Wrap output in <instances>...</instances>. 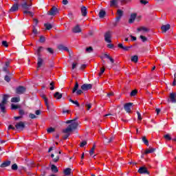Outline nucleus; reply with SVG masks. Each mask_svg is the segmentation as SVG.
Wrapping results in <instances>:
<instances>
[{"instance_id":"nucleus-1","label":"nucleus","mask_w":176,"mask_h":176,"mask_svg":"<svg viewBox=\"0 0 176 176\" xmlns=\"http://www.w3.org/2000/svg\"><path fill=\"white\" fill-rule=\"evenodd\" d=\"M76 120V119L66 121V124L69 125L66 129L63 130V133L65 134L63 135V140H67L71 135V133L78 129V124Z\"/></svg>"},{"instance_id":"nucleus-2","label":"nucleus","mask_w":176,"mask_h":176,"mask_svg":"<svg viewBox=\"0 0 176 176\" xmlns=\"http://www.w3.org/2000/svg\"><path fill=\"white\" fill-rule=\"evenodd\" d=\"M21 6L22 8H23V14H25L26 16H30V17H32L34 16V14L30 11V8L32 6V0H22V2L21 3Z\"/></svg>"},{"instance_id":"nucleus-3","label":"nucleus","mask_w":176,"mask_h":176,"mask_svg":"<svg viewBox=\"0 0 176 176\" xmlns=\"http://www.w3.org/2000/svg\"><path fill=\"white\" fill-rule=\"evenodd\" d=\"M8 98H9L8 95H3V100L0 103V109L1 112H3V113H5L6 112V108L5 107V105L8 104Z\"/></svg>"},{"instance_id":"nucleus-4","label":"nucleus","mask_w":176,"mask_h":176,"mask_svg":"<svg viewBox=\"0 0 176 176\" xmlns=\"http://www.w3.org/2000/svg\"><path fill=\"white\" fill-rule=\"evenodd\" d=\"M111 38H112V32H107L104 34V41L105 42H107V43H111V42H112V40H111Z\"/></svg>"},{"instance_id":"nucleus-5","label":"nucleus","mask_w":176,"mask_h":176,"mask_svg":"<svg viewBox=\"0 0 176 176\" xmlns=\"http://www.w3.org/2000/svg\"><path fill=\"white\" fill-rule=\"evenodd\" d=\"M57 14H58V9L54 6L48 12V14H50V16H56Z\"/></svg>"},{"instance_id":"nucleus-6","label":"nucleus","mask_w":176,"mask_h":176,"mask_svg":"<svg viewBox=\"0 0 176 176\" xmlns=\"http://www.w3.org/2000/svg\"><path fill=\"white\" fill-rule=\"evenodd\" d=\"M25 90H27L25 87L19 86L16 89V94H24V93H25Z\"/></svg>"},{"instance_id":"nucleus-7","label":"nucleus","mask_w":176,"mask_h":176,"mask_svg":"<svg viewBox=\"0 0 176 176\" xmlns=\"http://www.w3.org/2000/svg\"><path fill=\"white\" fill-rule=\"evenodd\" d=\"M131 107H133V103L131 102L126 103L124 105V109H125L126 112H127L128 113H130V112H131Z\"/></svg>"},{"instance_id":"nucleus-8","label":"nucleus","mask_w":176,"mask_h":176,"mask_svg":"<svg viewBox=\"0 0 176 176\" xmlns=\"http://www.w3.org/2000/svg\"><path fill=\"white\" fill-rule=\"evenodd\" d=\"M138 173H139V174H148V175H149V171H148V168H146V167H145V166H141L138 169Z\"/></svg>"},{"instance_id":"nucleus-9","label":"nucleus","mask_w":176,"mask_h":176,"mask_svg":"<svg viewBox=\"0 0 176 176\" xmlns=\"http://www.w3.org/2000/svg\"><path fill=\"white\" fill-rule=\"evenodd\" d=\"M15 127L17 130H23L25 127V124L23 122H19L16 124Z\"/></svg>"},{"instance_id":"nucleus-10","label":"nucleus","mask_w":176,"mask_h":176,"mask_svg":"<svg viewBox=\"0 0 176 176\" xmlns=\"http://www.w3.org/2000/svg\"><path fill=\"white\" fill-rule=\"evenodd\" d=\"M93 87V85L91 84H83L81 86L82 90L84 91H87V90H90Z\"/></svg>"},{"instance_id":"nucleus-11","label":"nucleus","mask_w":176,"mask_h":176,"mask_svg":"<svg viewBox=\"0 0 176 176\" xmlns=\"http://www.w3.org/2000/svg\"><path fill=\"white\" fill-rule=\"evenodd\" d=\"M176 102V96L175 94L172 93L170 94L169 96V98L168 99V102Z\"/></svg>"},{"instance_id":"nucleus-12","label":"nucleus","mask_w":176,"mask_h":176,"mask_svg":"<svg viewBox=\"0 0 176 176\" xmlns=\"http://www.w3.org/2000/svg\"><path fill=\"white\" fill-rule=\"evenodd\" d=\"M72 32L74 34H78L79 32H82V29H80V26H79V25H77L72 29Z\"/></svg>"},{"instance_id":"nucleus-13","label":"nucleus","mask_w":176,"mask_h":176,"mask_svg":"<svg viewBox=\"0 0 176 176\" xmlns=\"http://www.w3.org/2000/svg\"><path fill=\"white\" fill-rule=\"evenodd\" d=\"M161 30L162 31V32H167V31H168V30H170V25L167 24V25H164L161 27Z\"/></svg>"},{"instance_id":"nucleus-14","label":"nucleus","mask_w":176,"mask_h":176,"mask_svg":"<svg viewBox=\"0 0 176 176\" xmlns=\"http://www.w3.org/2000/svg\"><path fill=\"white\" fill-rule=\"evenodd\" d=\"M19 10V4H14L12 8L10 9V12H17Z\"/></svg>"},{"instance_id":"nucleus-15","label":"nucleus","mask_w":176,"mask_h":176,"mask_svg":"<svg viewBox=\"0 0 176 176\" xmlns=\"http://www.w3.org/2000/svg\"><path fill=\"white\" fill-rule=\"evenodd\" d=\"M82 16L86 17L87 16V8L85 6L81 7Z\"/></svg>"},{"instance_id":"nucleus-16","label":"nucleus","mask_w":176,"mask_h":176,"mask_svg":"<svg viewBox=\"0 0 176 176\" xmlns=\"http://www.w3.org/2000/svg\"><path fill=\"white\" fill-rule=\"evenodd\" d=\"M122 16H123V10H117V16H116L117 20H120V19H122Z\"/></svg>"},{"instance_id":"nucleus-17","label":"nucleus","mask_w":176,"mask_h":176,"mask_svg":"<svg viewBox=\"0 0 176 176\" xmlns=\"http://www.w3.org/2000/svg\"><path fill=\"white\" fill-rule=\"evenodd\" d=\"M148 31H149V29L146 27H140L138 28V32H148Z\"/></svg>"},{"instance_id":"nucleus-18","label":"nucleus","mask_w":176,"mask_h":176,"mask_svg":"<svg viewBox=\"0 0 176 176\" xmlns=\"http://www.w3.org/2000/svg\"><path fill=\"white\" fill-rule=\"evenodd\" d=\"M54 98H56V100H61V98H63V94H60V92H56L54 94Z\"/></svg>"},{"instance_id":"nucleus-19","label":"nucleus","mask_w":176,"mask_h":176,"mask_svg":"<svg viewBox=\"0 0 176 176\" xmlns=\"http://www.w3.org/2000/svg\"><path fill=\"white\" fill-rule=\"evenodd\" d=\"M41 98H43V100H44L45 104L47 109H49V100H47V98L46 97V95H43L41 96Z\"/></svg>"},{"instance_id":"nucleus-20","label":"nucleus","mask_w":176,"mask_h":176,"mask_svg":"<svg viewBox=\"0 0 176 176\" xmlns=\"http://www.w3.org/2000/svg\"><path fill=\"white\" fill-rule=\"evenodd\" d=\"M43 63V59L41 58V56L38 57V62H37V68H40V67H42V64Z\"/></svg>"},{"instance_id":"nucleus-21","label":"nucleus","mask_w":176,"mask_h":176,"mask_svg":"<svg viewBox=\"0 0 176 176\" xmlns=\"http://www.w3.org/2000/svg\"><path fill=\"white\" fill-rule=\"evenodd\" d=\"M137 17V14H132L131 15V18L129 19V23L131 24V23H134L135 18Z\"/></svg>"},{"instance_id":"nucleus-22","label":"nucleus","mask_w":176,"mask_h":176,"mask_svg":"<svg viewBox=\"0 0 176 176\" xmlns=\"http://www.w3.org/2000/svg\"><path fill=\"white\" fill-rule=\"evenodd\" d=\"M9 166H10V161H6L1 164L0 167L3 168V167H8Z\"/></svg>"},{"instance_id":"nucleus-23","label":"nucleus","mask_w":176,"mask_h":176,"mask_svg":"<svg viewBox=\"0 0 176 176\" xmlns=\"http://www.w3.org/2000/svg\"><path fill=\"white\" fill-rule=\"evenodd\" d=\"M71 171H72L71 168H67L66 169L64 170L63 173L65 175H71Z\"/></svg>"},{"instance_id":"nucleus-24","label":"nucleus","mask_w":176,"mask_h":176,"mask_svg":"<svg viewBox=\"0 0 176 176\" xmlns=\"http://www.w3.org/2000/svg\"><path fill=\"white\" fill-rule=\"evenodd\" d=\"M106 12L104 10H101L99 12V17L100 19H104V17L105 16Z\"/></svg>"},{"instance_id":"nucleus-25","label":"nucleus","mask_w":176,"mask_h":176,"mask_svg":"<svg viewBox=\"0 0 176 176\" xmlns=\"http://www.w3.org/2000/svg\"><path fill=\"white\" fill-rule=\"evenodd\" d=\"M51 169L52 173H54L55 174L58 173V169L57 168V166H56L55 165H52Z\"/></svg>"},{"instance_id":"nucleus-26","label":"nucleus","mask_w":176,"mask_h":176,"mask_svg":"<svg viewBox=\"0 0 176 176\" xmlns=\"http://www.w3.org/2000/svg\"><path fill=\"white\" fill-rule=\"evenodd\" d=\"M94 151H96V144H94L91 150L89 151L90 156H93L94 155Z\"/></svg>"},{"instance_id":"nucleus-27","label":"nucleus","mask_w":176,"mask_h":176,"mask_svg":"<svg viewBox=\"0 0 176 176\" xmlns=\"http://www.w3.org/2000/svg\"><path fill=\"white\" fill-rule=\"evenodd\" d=\"M131 60L132 63H138V56L135 55L132 56Z\"/></svg>"},{"instance_id":"nucleus-28","label":"nucleus","mask_w":176,"mask_h":176,"mask_svg":"<svg viewBox=\"0 0 176 176\" xmlns=\"http://www.w3.org/2000/svg\"><path fill=\"white\" fill-rule=\"evenodd\" d=\"M144 144H145L146 145V146H149V141H148L146 140V136H143L142 138Z\"/></svg>"},{"instance_id":"nucleus-29","label":"nucleus","mask_w":176,"mask_h":176,"mask_svg":"<svg viewBox=\"0 0 176 176\" xmlns=\"http://www.w3.org/2000/svg\"><path fill=\"white\" fill-rule=\"evenodd\" d=\"M153 152H155V148H148L145 151L146 155H148V153H153Z\"/></svg>"},{"instance_id":"nucleus-30","label":"nucleus","mask_w":176,"mask_h":176,"mask_svg":"<svg viewBox=\"0 0 176 176\" xmlns=\"http://www.w3.org/2000/svg\"><path fill=\"white\" fill-rule=\"evenodd\" d=\"M58 49L59 50H65V52H69V50H68V47H64L63 45H59Z\"/></svg>"},{"instance_id":"nucleus-31","label":"nucleus","mask_w":176,"mask_h":176,"mask_svg":"<svg viewBox=\"0 0 176 176\" xmlns=\"http://www.w3.org/2000/svg\"><path fill=\"white\" fill-rule=\"evenodd\" d=\"M78 88H79V83H78V82H76L74 87L72 90V93H75L76 91V90H78Z\"/></svg>"},{"instance_id":"nucleus-32","label":"nucleus","mask_w":176,"mask_h":176,"mask_svg":"<svg viewBox=\"0 0 176 176\" xmlns=\"http://www.w3.org/2000/svg\"><path fill=\"white\" fill-rule=\"evenodd\" d=\"M104 57H106V58H108L109 60H110V61L112 64H113V63H115V60H113V58H112V57H111L109 55L105 54Z\"/></svg>"},{"instance_id":"nucleus-33","label":"nucleus","mask_w":176,"mask_h":176,"mask_svg":"<svg viewBox=\"0 0 176 176\" xmlns=\"http://www.w3.org/2000/svg\"><path fill=\"white\" fill-rule=\"evenodd\" d=\"M44 27H45L46 30H52V28H53V26L52 25V24H50V23H45Z\"/></svg>"},{"instance_id":"nucleus-34","label":"nucleus","mask_w":176,"mask_h":176,"mask_svg":"<svg viewBox=\"0 0 176 176\" xmlns=\"http://www.w3.org/2000/svg\"><path fill=\"white\" fill-rule=\"evenodd\" d=\"M19 101H20V97L11 98V102H19Z\"/></svg>"},{"instance_id":"nucleus-35","label":"nucleus","mask_w":176,"mask_h":176,"mask_svg":"<svg viewBox=\"0 0 176 176\" xmlns=\"http://www.w3.org/2000/svg\"><path fill=\"white\" fill-rule=\"evenodd\" d=\"M116 3H118V0H111L110 1V6H116Z\"/></svg>"},{"instance_id":"nucleus-36","label":"nucleus","mask_w":176,"mask_h":176,"mask_svg":"<svg viewBox=\"0 0 176 176\" xmlns=\"http://www.w3.org/2000/svg\"><path fill=\"white\" fill-rule=\"evenodd\" d=\"M42 49H43V47H39L36 51V54L38 56V57H41V52H42Z\"/></svg>"},{"instance_id":"nucleus-37","label":"nucleus","mask_w":176,"mask_h":176,"mask_svg":"<svg viewBox=\"0 0 176 176\" xmlns=\"http://www.w3.org/2000/svg\"><path fill=\"white\" fill-rule=\"evenodd\" d=\"M137 93H138V91L137 89H134L131 92V97H134V96L137 95Z\"/></svg>"},{"instance_id":"nucleus-38","label":"nucleus","mask_w":176,"mask_h":176,"mask_svg":"<svg viewBox=\"0 0 176 176\" xmlns=\"http://www.w3.org/2000/svg\"><path fill=\"white\" fill-rule=\"evenodd\" d=\"M11 107H12V109H19L21 108L20 105L13 104L11 105Z\"/></svg>"},{"instance_id":"nucleus-39","label":"nucleus","mask_w":176,"mask_h":176,"mask_svg":"<svg viewBox=\"0 0 176 176\" xmlns=\"http://www.w3.org/2000/svg\"><path fill=\"white\" fill-rule=\"evenodd\" d=\"M47 50L48 53H50V54H54V50H53V48L48 47L47 48Z\"/></svg>"},{"instance_id":"nucleus-40","label":"nucleus","mask_w":176,"mask_h":176,"mask_svg":"<svg viewBox=\"0 0 176 176\" xmlns=\"http://www.w3.org/2000/svg\"><path fill=\"white\" fill-rule=\"evenodd\" d=\"M19 114L20 115V116H24V115H25V111H24V110L23 109H19Z\"/></svg>"},{"instance_id":"nucleus-41","label":"nucleus","mask_w":176,"mask_h":176,"mask_svg":"<svg viewBox=\"0 0 176 176\" xmlns=\"http://www.w3.org/2000/svg\"><path fill=\"white\" fill-rule=\"evenodd\" d=\"M138 115V120L141 122L142 120V117H141V113L140 111H137Z\"/></svg>"},{"instance_id":"nucleus-42","label":"nucleus","mask_w":176,"mask_h":176,"mask_svg":"<svg viewBox=\"0 0 176 176\" xmlns=\"http://www.w3.org/2000/svg\"><path fill=\"white\" fill-rule=\"evenodd\" d=\"M164 138H165V140H167L168 141H171V136H170L169 134L164 135Z\"/></svg>"},{"instance_id":"nucleus-43","label":"nucleus","mask_w":176,"mask_h":176,"mask_svg":"<svg viewBox=\"0 0 176 176\" xmlns=\"http://www.w3.org/2000/svg\"><path fill=\"white\" fill-rule=\"evenodd\" d=\"M105 72V67L103 66L102 68H100V72L99 73V76H101L102 74Z\"/></svg>"},{"instance_id":"nucleus-44","label":"nucleus","mask_w":176,"mask_h":176,"mask_svg":"<svg viewBox=\"0 0 176 176\" xmlns=\"http://www.w3.org/2000/svg\"><path fill=\"white\" fill-rule=\"evenodd\" d=\"M131 48V46H124L122 47V50H124L125 52H129V50H130Z\"/></svg>"},{"instance_id":"nucleus-45","label":"nucleus","mask_w":176,"mask_h":176,"mask_svg":"<svg viewBox=\"0 0 176 176\" xmlns=\"http://www.w3.org/2000/svg\"><path fill=\"white\" fill-rule=\"evenodd\" d=\"M93 52V47H89L86 48V52L87 53H91Z\"/></svg>"},{"instance_id":"nucleus-46","label":"nucleus","mask_w":176,"mask_h":176,"mask_svg":"<svg viewBox=\"0 0 176 176\" xmlns=\"http://www.w3.org/2000/svg\"><path fill=\"white\" fill-rule=\"evenodd\" d=\"M140 39H142V42H146V41H148V38L142 35H141L140 36Z\"/></svg>"},{"instance_id":"nucleus-47","label":"nucleus","mask_w":176,"mask_h":176,"mask_svg":"<svg viewBox=\"0 0 176 176\" xmlns=\"http://www.w3.org/2000/svg\"><path fill=\"white\" fill-rule=\"evenodd\" d=\"M120 2L122 5H125V3H127V2H130V0H120Z\"/></svg>"},{"instance_id":"nucleus-48","label":"nucleus","mask_w":176,"mask_h":176,"mask_svg":"<svg viewBox=\"0 0 176 176\" xmlns=\"http://www.w3.org/2000/svg\"><path fill=\"white\" fill-rule=\"evenodd\" d=\"M50 86H51L50 87V90H54V82H52L50 84Z\"/></svg>"},{"instance_id":"nucleus-49","label":"nucleus","mask_w":176,"mask_h":176,"mask_svg":"<svg viewBox=\"0 0 176 176\" xmlns=\"http://www.w3.org/2000/svg\"><path fill=\"white\" fill-rule=\"evenodd\" d=\"M17 168H19V167L17 166V164H12V170H17Z\"/></svg>"},{"instance_id":"nucleus-50","label":"nucleus","mask_w":176,"mask_h":176,"mask_svg":"<svg viewBox=\"0 0 176 176\" xmlns=\"http://www.w3.org/2000/svg\"><path fill=\"white\" fill-rule=\"evenodd\" d=\"M32 33L34 34V35H38V30H36L35 27H33Z\"/></svg>"},{"instance_id":"nucleus-51","label":"nucleus","mask_w":176,"mask_h":176,"mask_svg":"<svg viewBox=\"0 0 176 176\" xmlns=\"http://www.w3.org/2000/svg\"><path fill=\"white\" fill-rule=\"evenodd\" d=\"M85 145H87V142L83 141L82 142L80 143V148H83V146H85Z\"/></svg>"},{"instance_id":"nucleus-52","label":"nucleus","mask_w":176,"mask_h":176,"mask_svg":"<svg viewBox=\"0 0 176 176\" xmlns=\"http://www.w3.org/2000/svg\"><path fill=\"white\" fill-rule=\"evenodd\" d=\"M54 130H55L54 128L50 127L47 130V133H53Z\"/></svg>"},{"instance_id":"nucleus-53","label":"nucleus","mask_w":176,"mask_h":176,"mask_svg":"<svg viewBox=\"0 0 176 176\" xmlns=\"http://www.w3.org/2000/svg\"><path fill=\"white\" fill-rule=\"evenodd\" d=\"M29 118H30V119H35L36 118V116H35V114H33V113H30Z\"/></svg>"},{"instance_id":"nucleus-54","label":"nucleus","mask_w":176,"mask_h":176,"mask_svg":"<svg viewBox=\"0 0 176 176\" xmlns=\"http://www.w3.org/2000/svg\"><path fill=\"white\" fill-rule=\"evenodd\" d=\"M8 66H4L3 67V71L4 72H7L8 74H9V70L8 69Z\"/></svg>"},{"instance_id":"nucleus-55","label":"nucleus","mask_w":176,"mask_h":176,"mask_svg":"<svg viewBox=\"0 0 176 176\" xmlns=\"http://www.w3.org/2000/svg\"><path fill=\"white\" fill-rule=\"evenodd\" d=\"M2 45H3V46H4L5 47H8V46H9V45H8V42H7V41H3L2 42Z\"/></svg>"},{"instance_id":"nucleus-56","label":"nucleus","mask_w":176,"mask_h":176,"mask_svg":"<svg viewBox=\"0 0 176 176\" xmlns=\"http://www.w3.org/2000/svg\"><path fill=\"white\" fill-rule=\"evenodd\" d=\"M148 3V1L146 0H140V3H142V5H146Z\"/></svg>"},{"instance_id":"nucleus-57","label":"nucleus","mask_w":176,"mask_h":176,"mask_svg":"<svg viewBox=\"0 0 176 176\" xmlns=\"http://www.w3.org/2000/svg\"><path fill=\"white\" fill-rule=\"evenodd\" d=\"M45 38L44 36H40V42L41 43H43L45 42Z\"/></svg>"},{"instance_id":"nucleus-58","label":"nucleus","mask_w":176,"mask_h":176,"mask_svg":"<svg viewBox=\"0 0 176 176\" xmlns=\"http://www.w3.org/2000/svg\"><path fill=\"white\" fill-rule=\"evenodd\" d=\"M4 79L6 82H10V77L9 76H6Z\"/></svg>"},{"instance_id":"nucleus-59","label":"nucleus","mask_w":176,"mask_h":176,"mask_svg":"<svg viewBox=\"0 0 176 176\" xmlns=\"http://www.w3.org/2000/svg\"><path fill=\"white\" fill-rule=\"evenodd\" d=\"M85 107H86L87 111H89V109L91 108V104H87L85 105Z\"/></svg>"},{"instance_id":"nucleus-60","label":"nucleus","mask_w":176,"mask_h":176,"mask_svg":"<svg viewBox=\"0 0 176 176\" xmlns=\"http://www.w3.org/2000/svg\"><path fill=\"white\" fill-rule=\"evenodd\" d=\"M54 163H57V162H58V160H60V157L59 156H56V158L53 159Z\"/></svg>"},{"instance_id":"nucleus-61","label":"nucleus","mask_w":176,"mask_h":176,"mask_svg":"<svg viewBox=\"0 0 176 176\" xmlns=\"http://www.w3.org/2000/svg\"><path fill=\"white\" fill-rule=\"evenodd\" d=\"M83 93V91L79 89L76 91V94L77 96H80V94H82Z\"/></svg>"},{"instance_id":"nucleus-62","label":"nucleus","mask_w":176,"mask_h":176,"mask_svg":"<svg viewBox=\"0 0 176 176\" xmlns=\"http://www.w3.org/2000/svg\"><path fill=\"white\" fill-rule=\"evenodd\" d=\"M76 65H78V63H74L72 64V69H75V68H76Z\"/></svg>"},{"instance_id":"nucleus-63","label":"nucleus","mask_w":176,"mask_h":176,"mask_svg":"<svg viewBox=\"0 0 176 176\" xmlns=\"http://www.w3.org/2000/svg\"><path fill=\"white\" fill-rule=\"evenodd\" d=\"M73 104H75V105H76L77 107H80L79 102H78V101H73Z\"/></svg>"},{"instance_id":"nucleus-64","label":"nucleus","mask_w":176,"mask_h":176,"mask_svg":"<svg viewBox=\"0 0 176 176\" xmlns=\"http://www.w3.org/2000/svg\"><path fill=\"white\" fill-rule=\"evenodd\" d=\"M107 47H109V49H112V48H113V44H108V45H107Z\"/></svg>"}]
</instances>
